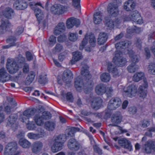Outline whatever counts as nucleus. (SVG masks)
<instances>
[{
	"mask_svg": "<svg viewBox=\"0 0 155 155\" xmlns=\"http://www.w3.org/2000/svg\"><path fill=\"white\" fill-rule=\"evenodd\" d=\"M79 128L75 127H72L66 129L65 131V134H63L65 136V140L66 139L69 138V137H73L74 135V133L76 131H79Z\"/></svg>",
	"mask_w": 155,
	"mask_h": 155,
	"instance_id": "dca6fc26",
	"label": "nucleus"
},
{
	"mask_svg": "<svg viewBox=\"0 0 155 155\" xmlns=\"http://www.w3.org/2000/svg\"><path fill=\"white\" fill-rule=\"evenodd\" d=\"M122 116L121 113L117 112L114 114L111 117V120L113 124H109L108 125L112 126H117L116 124L120 123L122 121Z\"/></svg>",
	"mask_w": 155,
	"mask_h": 155,
	"instance_id": "423d86ee",
	"label": "nucleus"
},
{
	"mask_svg": "<svg viewBox=\"0 0 155 155\" xmlns=\"http://www.w3.org/2000/svg\"><path fill=\"white\" fill-rule=\"evenodd\" d=\"M132 63L135 64L139 61V56L135 54H131L130 55Z\"/></svg>",
	"mask_w": 155,
	"mask_h": 155,
	"instance_id": "09e8293b",
	"label": "nucleus"
},
{
	"mask_svg": "<svg viewBox=\"0 0 155 155\" xmlns=\"http://www.w3.org/2000/svg\"><path fill=\"white\" fill-rule=\"evenodd\" d=\"M116 4L110 3L108 5L107 8V12L108 14L111 16H116L118 14L119 10L118 7L119 4L121 3L120 0H116Z\"/></svg>",
	"mask_w": 155,
	"mask_h": 155,
	"instance_id": "7ed1b4c3",
	"label": "nucleus"
},
{
	"mask_svg": "<svg viewBox=\"0 0 155 155\" xmlns=\"http://www.w3.org/2000/svg\"><path fill=\"white\" fill-rule=\"evenodd\" d=\"M89 42L92 47H94L96 45V40L94 34H91L88 36Z\"/></svg>",
	"mask_w": 155,
	"mask_h": 155,
	"instance_id": "c03bdc74",
	"label": "nucleus"
},
{
	"mask_svg": "<svg viewBox=\"0 0 155 155\" xmlns=\"http://www.w3.org/2000/svg\"><path fill=\"white\" fill-rule=\"evenodd\" d=\"M7 148L5 147V150L4 154L5 155H19L20 153V152L17 151L16 153L14 152H12V151H7Z\"/></svg>",
	"mask_w": 155,
	"mask_h": 155,
	"instance_id": "6e6d98bb",
	"label": "nucleus"
},
{
	"mask_svg": "<svg viewBox=\"0 0 155 155\" xmlns=\"http://www.w3.org/2000/svg\"><path fill=\"white\" fill-rule=\"evenodd\" d=\"M18 118V115L16 114H11L7 118L8 124L12 125L14 124Z\"/></svg>",
	"mask_w": 155,
	"mask_h": 155,
	"instance_id": "f704fd0d",
	"label": "nucleus"
},
{
	"mask_svg": "<svg viewBox=\"0 0 155 155\" xmlns=\"http://www.w3.org/2000/svg\"><path fill=\"white\" fill-rule=\"evenodd\" d=\"M28 137L30 139L34 140H37L39 138V135L37 134H34L33 133H30L28 134Z\"/></svg>",
	"mask_w": 155,
	"mask_h": 155,
	"instance_id": "5fc2aeb1",
	"label": "nucleus"
},
{
	"mask_svg": "<svg viewBox=\"0 0 155 155\" xmlns=\"http://www.w3.org/2000/svg\"><path fill=\"white\" fill-rule=\"evenodd\" d=\"M80 0H72V5L76 9L79 10L80 8Z\"/></svg>",
	"mask_w": 155,
	"mask_h": 155,
	"instance_id": "4d7b16f0",
	"label": "nucleus"
},
{
	"mask_svg": "<svg viewBox=\"0 0 155 155\" xmlns=\"http://www.w3.org/2000/svg\"><path fill=\"white\" fill-rule=\"evenodd\" d=\"M148 83L147 80H144V84L143 85H141L139 87L138 94L140 97L144 99L146 96L147 92V88L148 87Z\"/></svg>",
	"mask_w": 155,
	"mask_h": 155,
	"instance_id": "6e6552de",
	"label": "nucleus"
},
{
	"mask_svg": "<svg viewBox=\"0 0 155 155\" xmlns=\"http://www.w3.org/2000/svg\"><path fill=\"white\" fill-rule=\"evenodd\" d=\"M100 78L102 81L107 82L110 80V75L108 73H103L101 75Z\"/></svg>",
	"mask_w": 155,
	"mask_h": 155,
	"instance_id": "79ce46f5",
	"label": "nucleus"
},
{
	"mask_svg": "<svg viewBox=\"0 0 155 155\" xmlns=\"http://www.w3.org/2000/svg\"><path fill=\"white\" fill-rule=\"evenodd\" d=\"M30 6L31 8L34 10L35 15L38 14H41L43 13L41 10L37 8V5H39L41 6V4L40 2L35 3V2H31L29 3Z\"/></svg>",
	"mask_w": 155,
	"mask_h": 155,
	"instance_id": "c85d7f7f",
	"label": "nucleus"
},
{
	"mask_svg": "<svg viewBox=\"0 0 155 155\" xmlns=\"http://www.w3.org/2000/svg\"><path fill=\"white\" fill-rule=\"evenodd\" d=\"M102 100L99 97H95L91 103L92 107L95 110L98 109L101 106Z\"/></svg>",
	"mask_w": 155,
	"mask_h": 155,
	"instance_id": "a211bd4d",
	"label": "nucleus"
},
{
	"mask_svg": "<svg viewBox=\"0 0 155 155\" xmlns=\"http://www.w3.org/2000/svg\"><path fill=\"white\" fill-rule=\"evenodd\" d=\"M43 147V143L40 141H36L34 142L31 147L32 153L36 154L39 153L42 149Z\"/></svg>",
	"mask_w": 155,
	"mask_h": 155,
	"instance_id": "ddd939ff",
	"label": "nucleus"
},
{
	"mask_svg": "<svg viewBox=\"0 0 155 155\" xmlns=\"http://www.w3.org/2000/svg\"><path fill=\"white\" fill-rule=\"evenodd\" d=\"M104 24L110 30L112 29L114 27V21L111 20L110 17H106L105 18Z\"/></svg>",
	"mask_w": 155,
	"mask_h": 155,
	"instance_id": "7c9ffc66",
	"label": "nucleus"
},
{
	"mask_svg": "<svg viewBox=\"0 0 155 155\" xmlns=\"http://www.w3.org/2000/svg\"><path fill=\"white\" fill-rule=\"evenodd\" d=\"M94 83L91 78H87L84 79L83 87L84 92L87 94L92 89Z\"/></svg>",
	"mask_w": 155,
	"mask_h": 155,
	"instance_id": "0eeeda50",
	"label": "nucleus"
},
{
	"mask_svg": "<svg viewBox=\"0 0 155 155\" xmlns=\"http://www.w3.org/2000/svg\"><path fill=\"white\" fill-rule=\"evenodd\" d=\"M137 67L135 64H131L127 67L128 71L130 73L134 72L137 69Z\"/></svg>",
	"mask_w": 155,
	"mask_h": 155,
	"instance_id": "a18cd8bd",
	"label": "nucleus"
},
{
	"mask_svg": "<svg viewBox=\"0 0 155 155\" xmlns=\"http://www.w3.org/2000/svg\"><path fill=\"white\" fill-rule=\"evenodd\" d=\"M107 69L109 72L113 74L114 77H117L119 76L120 73L117 68L115 66L113 65L111 63H109L108 64Z\"/></svg>",
	"mask_w": 155,
	"mask_h": 155,
	"instance_id": "b1692460",
	"label": "nucleus"
},
{
	"mask_svg": "<svg viewBox=\"0 0 155 155\" xmlns=\"http://www.w3.org/2000/svg\"><path fill=\"white\" fill-rule=\"evenodd\" d=\"M72 54L73 57L70 61V63L72 65L74 64L77 61L83 58L81 53L78 51L73 52Z\"/></svg>",
	"mask_w": 155,
	"mask_h": 155,
	"instance_id": "412c9836",
	"label": "nucleus"
},
{
	"mask_svg": "<svg viewBox=\"0 0 155 155\" xmlns=\"http://www.w3.org/2000/svg\"><path fill=\"white\" fill-rule=\"evenodd\" d=\"M101 12H96L94 15V22L96 24H99L102 20V15Z\"/></svg>",
	"mask_w": 155,
	"mask_h": 155,
	"instance_id": "2f4dec72",
	"label": "nucleus"
},
{
	"mask_svg": "<svg viewBox=\"0 0 155 155\" xmlns=\"http://www.w3.org/2000/svg\"><path fill=\"white\" fill-rule=\"evenodd\" d=\"M42 118L43 120H48L50 119L51 117V114L50 112L45 111L43 112L41 115Z\"/></svg>",
	"mask_w": 155,
	"mask_h": 155,
	"instance_id": "603ef678",
	"label": "nucleus"
},
{
	"mask_svg": "<svg viewBox=\"0 0 155 155\" xmlns=\"http://www.w3.org/2000/svg\"><path fill=\"white\" fill-rule=\"evenodd\" d=\"M2 24L0 26V34H3L5 32L6 28L10 25L8 20L2 18Z\"/></svg>",
	"mask_w": 155,
	"mask_h": 155,
	"instance_id": "5701e85b",
	"label": "nucleus"
},
{
	"mask_svg": "<svg viewBox=\"0 0 155 155\" xmlns=\"http://www.w3.org/2000/svg\"><path fill=\"white\" fill-rule=\"evenodd\" d=\"M16 39L15 37L13 36H11L9 38L7 39L6 41L7 43L10 45L13 44V46L15 45V42L16 41Z\"/></svg>",
	"mask_w": 155,
	"mask_h": 155,
	"instance_id": "8fccbe9b",
	"label": "nucleus"
},
{
	"mask_svg": "<svg viewBox=\"0 0 155 155\" xmlns=\"http://www.w3.org/2000/svg\"><path fill=\"white\" fill-rule=\"evenodd\" d=\"M29 71V65L27 64H25L23 68V71L24 73H27Z\"/></svg>",
	"mask_w": 155,
	"mask_h": 155,
	"instance_id": "774afa93",
	"label": "nucleus"
},
{
	"mask_svg": "<svg viewBox=\"0 0 155 155\" xmlns=\"http://www.w3.org/2000/svg\"><path fill=\"white\" fill-rule=\"evenodd\" d=\"M45 128L48 131H52L55 128V124L53 122L47 121L45 124Z\"/></svg>",
	"mask_w": 155,
	"mask_h": 155,
	"instance_id": "4c0bfd02",
	"label": "nucleus"
},
{
	"mask_svg": "<svg viewBox=\"0 0 155 155\" xmlns=\"http://www.w3.org/2000/svg\"><path fill=\"white\" fill-rule=\"evenodd\" d=\"M137 108L136 107L132 106L128 108V111L130 114H135L137 112Z\"/></svg>",
	"mask_w": 155,
	"mask_h": 155,
	"instance_id": "bf43d9fd",
	"label": "nucleus"
},
{
	"mask_svg": "<svg viewBox=\"0 0 155 155\" xmlns=\"http://www.w3.org/2000/svg\"><path fill=\"white\" fill-rule=\"evenodd\" d=\"M35 121L36 124L39 126H41L44 124V121L41 115L39 114H36L34 117Z\"/></svg>",
	"mask_w": 155,
	"mask_h": 155,
	"instance_id": "a19ab883",
	"label": "nucleus"
},
{
	"mask_svg": "<svg viewBox=\"0 0 155 155\" xmlns=\"http://www.w3.org/2000/svg\"><path fill=\"white\" fill-rule=\"evenodd\" d=\"M37 131L38 133L37 134L39 135V138L42 137L45 134L44 130L40 127L37 129Z\"/></svg>",
	"mask_w": 155,
	"mask_h": 155,
	"instance_id": "680f3d73",
	"label": "nucleus"
},
{
	"mask_svg": "<svg viewBox=\"0 0 155 155\" xmlns=\"http://www.w3.org/2000/svg\"><path fill=\"white\" fill-rule=\"evenodd\" d=\"M137 87L134 84L129 85L126 90H124V91L126 95L130 97H134L137 93Z\"/></svg>",
	"mask_w": 155,
	"mask_h": 155,
	"instance_id": "9d476101",
	"label": "nucleus"
},
{
	"mask_svg": "<svg viewBox=\"0 0 155 155\" xmlns=\"http://www.w3.org/2000/svg\"><path fill=\"white\" fill-rule=\"evenodd\" d=\"M65 29L64 24L63 22L60 23L55 28L54 33L55 35H59L64 32Z\"/></svg>",
	"mask_w": 155,
	"mask_h": 155,
	"instance_id": "cd10ccee",
	"label": "nucleus"
},
{
	"mask_svg": "<svg viewBox=\"0 0 155 155\" xmlns=\"http://www.w3.org/2000/svg\"><path fill=\"white\" fill-rule=\"evenodd\" d=\"M69 40L72 41H75L78 38V34L76 33H72L69 32L68 34Z\"/></svg>",
	"mask_w": 155,
	"mask_h": 155,
	"instance_id": "49530a36",
	"label": "nucleus"
},
{
	"mask_svg": "<svg viewBox=\"0 0 155 155\" xmlns=\"http://www.w3.org/2000/svg\"><path fill=\"white\" fill-rule=\"evenodd\" d=\"M153 143L149 141L147 142L143 146L142 150L144 153L147 154L151 153Z\"/></svg>",
	"mask_w": 155,
	"mask_h": 155,
	"instance_id": "a878e982",
	"label": "nucleus"
},
{
	"mask_svg": "<svg viewBox=\"0 0 155 155\" xmlns=\"http://www.w3.org/2000/svg\"><path fill=\"white\" fill-rule=\"evenodd\" d=\"M64 7L60 4H55L51 8V11L54 14L60 15L61 14L64 10Z\"/></svg>",
	"mask_w": 155,
	"mask_h": 155,
	"instance_id": "f8f14e48",
	"label": "nucleus"
},
{
	"mask_svg": "<svg viewBox=\"0 0 155 155\" xmlns=\"http://www.w3.org/2000/svg\"><path fill=\"white\" fill-rule=\"evenodd\" d=\"M7 148V151H12L16 153L17 149V143L16 142H12L8 143L6 147Z\"/></svg>",
	"mask_w": 155,
	"mask_h": 155,
	"instance_id": "473e14b6",
	"label": "nucleus"
},
{
	"mask_svg": "<svg viewBox=\"0 0 155 155\" xmlns=\"http://www.w3.org/2000/svg\"><path fill=\"white\" fill-rule=\"evenodd\" d=\"M6 66L9 72L11 73H15L18 70L19 68V67L17 65L16 61L12 59H8Z\"/></svg>",
	"mask_w": 155,
	"mask_h": 155,
	"instance_id": "20e7f679",
	"label": "nucleus"
},
{
	"mask_svg": "<svg viewBox=\"0 0 155 155\" xmlns=\"http://www.w3.org/2000/svg\"><path fill=\"white\" fill-rule=\"evenodd\" d=\"M130 44V43L128 41H121L116 44L115 47L117 49H120L124 47H127Z\"/></svg>",
	"mask_w": 155,
	"mask_h": 155,
	"instance_id": "72a5a7b5",
	"label": "nucleus"
},
{
	"mask_svg": "<svg viewBox=\"0 0 155 155\" xmlns=\"http://www.w3.org/2000/svg\"><path fill=\"white\" fill-rule=\"evenodd\" d=\"M36 111L35 108L29 109L25 110L23 112V115L28 117H29L34 115Z\"/></svg>",
	"mask_w": 155,
	"mask_h": 155,
	"instance_id": "c9c22d12",
	"label": "nucleus"
},
{
	"mask_svg": "<svg viewBox=\"0 0 155 155\" xmlns=\"http://www.w3.org/2000/svg\"><path fill=\"white\" fill-rule=\"evenodd\" d=\"M35 76V74L34 72H30L26 78L25 84L29 85L34 80Z\"/></svg>",
	"mask_w": 155,
	"mask_h": 155,
	"instance_id": "ea45409f",
	"label": "nucleus"
},
{
	"mask_svg": "<svg viewBox=\"0 0 155 155\" xmlns=\"http://www.w3.org/2000/svg\"><path fill=\"white\" fill-rule=\"evenodd\" d=\"M9 74L6 72L4 68L0 69V81L4 82L9 80V78H8Z\"/></svg>",
	"mask_w": 155,
	"mask_h": 155,
	"instance_id": "bb28decb",
	"label": "nucleus"
},
{
	"mask_svg": "<svg viewBox=\"0 0 155 155\" xmlns=\"http://www.w3.org/2000/svg\"><path fill=\"white\" fill-rule=\"evenodd\" d=\"M24 31V28L21 26L18 27L15 31V34L17 35H19L21 34Z\"/></svg>",
	"mask_w": 155,
	"mask_h": 155,
	"instance_id": "69168bd1",
	"label": "nucleus"
},
{
	"mask_svg": "<svg viewBox=\"0 0 155 155\" xmlns=\"http://www.w3.org/2000/svg\"><path fill=\"white\" fill-rule=\"evenodd\" d=\"M68 146L70 150L74 151H78L81 147L80 144L74 138H71L69 140Z\"/></svg>",
	"mask_w": 155,
	"mask_h": 155,
	"instance_id": "1a4fd4ad",
	"label": "nucleus"
},
{
	"mask_svg": "<svg viewBox=\"0 0 155 155\" xmlns=\"http://www.w3.org/2000/svg\"><path fill=\"white\" fill-rule=\"evenodd\" d=\"M84 79L83 78L78 76L75 79L74 86L76 90L80 91L83 87Z\"/></svg>",
	"mask_w": 155,
	"mask_h": 155,
	"instance_id": "4468645a",
	"label": "nucleus"
},
{
	"mask_svg": "<svg viewBox=\"0 0 155 155\" xmlns=\"http://www.w3.org/2000/svg\"><path fill=\"white\" fill-rule=\"evenodd\" d=\"M66 99L67 101L69 102H72L73 101V98L72 94L70 92H68L66 95Z\"/></svg>",
	"mask_w": 155,
	"mask_h": 155,
	"instance_id": "0e129e2a",
	"label": "nucleus"
},
{
	"mask_svg": "<svg viewBox=\"0 0 155 155\" xmlns=\"http://www.w3.org/2000/svg\"><path fill=\"white\" fill-rule=\"evenodd\" d=\"M121 104L120 99L118 97L112 98L108 103L107 108L110 110H114L119 107Z\"/></svg>",
	"mask_w": 155,
	"mask_h": 155,
	"instance_id": "39448f33",
	"label": "nucleus"
},
{
	"mask_svg": "<svg viewBox=\"0 0 155 155\" xmlns=\"http://www.w3.org/2000/svg\"><path fill=\"white\" fill-rule=\"evenodd\" d=\"M108 36L107 34L104 32H101L99 34L97 39V42L99 45L104 44L107 41Z\"/></svg>",
	"mask_w": 155,
	"mask_h": 155,
	"instance_id": "aec40b11",
	"label": "nucleus"
},
{
	"mask_svg": "<svg viewBox=\"0 0 155 155\" xmlns=\"http://www.w3.org/2000/svg\"><path fill=\"white\" fill-rule=\"evenodd\" d=\"M122 54V52L120 51H116L115 56L113 58L114 63L118 67H123L124 66L127 62L126 58L121 56Z\"/></svg>",
	"mask_w": 155,
	"mask_h": 155,
	"instance_id": "f03ea898",
	"label": "nucleus"
},
{
	"mask_svg": "<svg viewBox=\"0 0 155 155\" xmlns=\"http://www.w3.org/2000/svg\"><path fill=\"white\" fill-rule=\"evenodd\" d=\"M148 71L149 73L155 74V64H151L148 67Z\"/></svg>",
	"mask_w": 155,
	"mask_h": 155,
	"instance_id": "864d4df0",
	"label": "nucleus"
},
{
	"mask_svg": "<svg viewBox=\"0 0 155 155\" xmlns=\"http://www.w3.org/2000/svg\"><path fill=\"white\" fill-rule=\"evenodd\" d=\"M38 81L40 84H46L48 81L46 75H40L39 76Z\"/></svg>",
	"mask_w": 155,
	"mask_h": 155,
	"instance_id": "de8ad7c7",
	"label": "nucleus"
},
{
	"mask_svg": "<svg viewBox=\"0 0 155 155\" xmlns=\"http://www.w3.org/2000/svg\"><path fill=\"white\" fill-rule=\"evenodd\" d=\"M35 125L34 122L29 121L27 124L26 127L28 130H33L35 128Z\"/></svg>",
	"mask_w": 155,
	"mask_h": 155,
	"instance_id": "13d9d810",
	"label": "nucleus"
},
{
	"mask_svg": "<svg viewBox=\"0 0 155 155\" xmlns=\"http://www.w3.org/2000/svg\"><path fill=\"white\" fill-rule=\"evenodd\" d=\"M72 78V74L70 71H64V72L62 77L64 81L68 83L71 81Z\"/></svg>",
	"mask_w": 155,
	"mask_h": 155,
	"instance_id": "6ab92c4d",
	"label": "nucleus"
},
{
	"mask_svg": "<svg viewBox=\"0 0 155 155\" xmlns=\"http://www.w3.org/2000/svg\"><path fill=\"white\" fill-rule=\"evenodd\" d=\"M19 144L24 148H28L31 145V143L27 140L22 138L20 139Z\"/></svg>",
	"mask_w": 155,
	"mask_h": 155,
	"instance_id": "e433bc0d",
	"label": "nucleus"
},
{
	"mask_svg": "<svg viewBox=\"0 0 155 155\" xmlns=\"http://www.w3.org/2000/svg\"><path fill=\"white\" fill-rule=\"evenodd\" d=\"M27 4L23 0L17 1L14 4L13 7L17 10H22L27 8Z\"/></svg>",
	"mask_w": 155,
	"mask_h": 155,
	"instance_id": "2eb2a0df",
	"label": "nucleus"
},
{
	"mask_svg": "<svg viewBox=\"0 0 155 155\" xmlns=\"http://www.w3.org/2000/svg\"><path fill=\"white\" fill-rule=\"evenodd\" d=\"M26 55L27 60L30 61L33 59V56L30 52L27 51L26 53Z\"/></svg>",
	"mask_w": 155,
	"mask_h": 155,
	"instance_id": "338daca9",
	"label": "nucleus"
},
{
	"mask_svg": "<svg viewBox=\"0 0 155 155\" xmlns=\"http://www.w3.org/2000/svg\"><path fill=\"white\" fill-rule=\"evenodd\" d=\"M3 15L5 17V19L11 18V17L14 15V11L10 7H7L3 11Z\"/></svg>",
	"mask_w": 155,
	"mask_h": 155,
	"instance_id": "4be33fe9",
	"label": "nucleus"
},
{
	"mask_svg": "<svg viewBox=\"0 0 155 155\" xmlns=\"http://www.w3.org/2000/svg\"><path fill=\"white\" fill-rule=\"evenodd\" d=\"M131 20L134 21H135L140 17V15L137 11L132 12L130 13Z\"/></svg>",
	"mask_w": 155,
	"mask_h": 155,
	"instance_id": "37998d69",
	"label": "nucleus"
},
{
	"mask_svg": "<svg viewBox=\"0 0 155 155\" xmlns=\"http://www.w3.org/2000/svg\"><path fill=\"white\" fill-rule=\"evenodd\" d=\"M80 20L73 17L68 18L66 22L67 27L68 29L72 28L74 25L76 27H78L80 25Z\"/></svg>",
	"mask_w": 155,
	"mask_h": 155,
	"instance_id": "9b49d317",
	"label": "nucleus"
},
{
	"mask_svg": "<svg viewBox=\"0 0 155 155\" xmlns=\"http://www.w3.org/2000/svg\"><path fill=\"white\" fill-rule=\"evenodd\" d=\"M142 79L146 80V78H144V74L142 72L136 73L134 74L133 77V80L136 82H138ZM143 81H144V80H143Z\"/></svg>",
	"mask_w": 155,
	"mask_h": 155,
	"instance_id": "58836bf2",
	"label": "nucleus"
},
{
	"mask_svg": "<svg viewBox=\"0 0 155 155\" xmlns=\"http://www.w3.org/2000/svg\"><path fill=\"white\" fill-rule=\"evenodd\" d=\"M118 143L122 147L124 148L127 149L130 151L132 146L130 143L129 141L125 138H121L119 140Z\"/></svg>",
	"mask_w": 155,
	"mask_h": 155,
	"instance_id": "f3484780",
	"label": "nucleus"
},
{
	"mask_svg": "<svg viewBox=\"0 0 155 155\" xmlns=\"http://www.w3.org/2000/svg\"><path fill=\"white\" fill-rule=\"evenodd\" d=\"M65 141V136L63 134L59 135L53 140L51 150L53 153L57 152L62 149L63 144Z\"/></svg>",
	"mask_w": 155,
	"mask_h": 155,
	"instance_id": "f257e3e1",
	"label": "nucleus"
},
{
	"mask_svg": "<svg viewBox=\"0 0 155 155\" xmlns=\"http://www.w3.org/2000/svg\"><path fill=\"white\" fill-rule=\"evenodd\" d=\"M106 86L102 84H98L95 88V92L98 95H102L106 92Z\"/></svg>",
	"mask_w": 155,
	"mask_h": 155,
	"instance_id": "393cba45",
	"label": "nucleus"
},
{
	"mask_svg": "<svg viewBox=\"0 0 155 155\" xmlns=\"http://www.w3.org/2000/svg\"><path fill=\"white\" fill-rule=\"evenodd\" d=\"M69 52L67 50H65L60 53L58 56L59 60L61 61H62L68 54Z\"/></svg>",
	"mask_w": 155,
	"mask_h": 155,
	"instance_id": "3c124183",
	"label": "nucleus"
},
{
	"mask_svg": "<svg viewBox=\"0 0 155 155\" xmlns=\"http://www.w3.org/2000/svg\"><path fill=\"white\" fill-rule=\"evenodd\" d=\"M89 67L87 65H84L81 69V74L82 75L84 76L82 77L84 79L87 78H91V75L89 74V73L88 70Z\"/></svg>",
	"mask_w": 155,
	"mask_h": 155,
	"instance_id": "c756f323",
	"label": "nucleus"
},
{
	"mask_svg": "<svg viewBox=\"0 0 155 155\" xmlns=\"http://www.w3.org/2000/svg\"><path fill=\"white\" fill-rule=\"evenodd\" d=\"M149 122L147 120H143L141 121L140 125L142 127H147L149 126Z\"/></svg>",
	"mask_w": 155,
	"mask_h": 155,
	"instance_id": "052dcab7",
	"label": "nucleus"
},
{
	"mask_svg": "<svg viewBox=\"0 0 155 155\" xmlns=\"http://www.w3.org/2000/svg\"><path fill=\"white\" fill-rule=\"evenodd\" d=\"M5 111L7 114H10L13 111L12 108L9 105H7L4 107Z\"/></svg>",
	"mask_w": 155,
	"mask_h": 155,
	"instance_id": "e2e57ef3",
	"label": "nucleus"
}]
</instances>
